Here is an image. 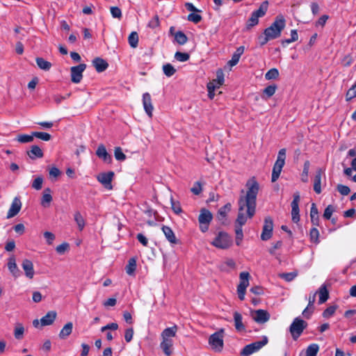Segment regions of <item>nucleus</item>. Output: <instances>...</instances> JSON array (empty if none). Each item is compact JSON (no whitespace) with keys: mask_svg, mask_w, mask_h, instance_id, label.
I'll return each mask as SVG.
<instances>
[{"mask_svg":"<svg viewBox=\"0 0 356 356\" xmlns=\"http://www.w3.org/2000/svg\"><path fill=\"white\" fill-rule=\"evenodd\" d=\"M247 192L245 194L241 191L238 199V213L237 222L240 225H245L248 218H252L255 213L256 199L259 191V184L254 179H249L246 183Z\"/></svg>","mask_w":356,"mask_h":356,"instance_id":"f257e3e1","label":"nucleus"},{"mask_svg":"<svg viewBox=\"0 0 356 356\" xmlns=\"http://www.w3.org/2000/svg\"><path fill=\"white\" fill-rule=\"evenodd\" d=\"M286 26V21L282 15L276 17L274 22L268 28H266L264 33L267 35L271 40L278 38L281 35L282 30Z\"/></svg>","mask_w":356,"mask_h":356,"instance_id":"f03ea898","label":"nucleus"},{"mask_svg":"<svg viewBox=\"0 0 356 356\" xmlns=\"http://www.w3.org/2000/svg\"><path fill=\"white\" fill-rule=\"evenodd\" d=\"M286 152V149L282 148L278 152L277 158L274 164V166L273 168V172H272L271 180L273 182H275V181H277V179L279 178V177L280 175L282 168L285 163Z\"/></svg>","mask_w":356,"mask_h":356,"instance_id":"7ed1b4c3","label":"nucleus"},{"mask_svg":"<svg viewBox=\"0 0 356 356\" xmlns=\"http://www.w3.org/2000/svg\"><path fill=\"white\" fill-rule=\"evenodd\" d=\"M224 332L225 330L221 328L219 331L211 334L209 338V344L212 350L216 352H221L223 348Z\"/></svg>","mask_w":356,"mask_h":356,"instance_id":"20e7f679","label":"nucleus"},{"mask_svg":"<svg viewBox=\"0 0 356 356\" xmlns=\"http://www.w3.org/2000/svg\"><path fill=\"white\" fill-rule=\"evenodd\" d=\"M232 241L231 237L224 232H220L218 233L211 244L219 249H227L232 245Z\"/></svg>","mask_w":356,"mask_h":356,"instance_id":"39448f33","label":"nucleus"},{"mask_svg":"<svg viewBox=\"0 0 356 356\" xmlns=\"http://www.w3.org/2000/svg\"><path fill=\"white\" fill-rule=\"evenodd\" d=\"M268 339L267 337H263L261 341L253 342L245 346L241 352V356H249L259 350L262 347L268 343Z\"/></svg>","mask_w":356,"mask_h":356,"instance_id":"423d86ee","label":"nucleus"},{"mask_svg":"<svg viewBox=\"0 0 356 356\" xmlns=\"http://www.w3.org/2000/svg\"><path fill=\"white\" fill-rule=\"evenodd\" d=\"M268 10V1L263 2L259 6V9L254 11L248 19L247 26L248 28L252 27L257 25L259 22V18L265 15Z\"/></svg>","mask_w":356,"mask_h":356,"instance_id":"0eeeda50","label":"nucleus"},{"mask_svg":"<svg viewBox=\"0 0 356 356\" xmlns=\"http://www.w3.org/2000/svg\"><path fill=\"white\" fill-rule=\"evenodd\" d=\"M307 325V323L305 321L300 318H296L289 328L293 339L296 340L306 328Z\"/></svg>","mask_w":356,"mask_h":356,"instance_id":"6e6552de","label":"nucleus"},{"mask_svg":"<svg viewBox=\"0 0 356 356\" xmlns=\"http://www.w3.org/2000/svg\"><path fill=\"white\" fill-rule=\"evenodd\" d=\"M213 219L212 213L206 209H202L198 217L200 229L202 232H206L209 229V226Z\"/></svg>","mask_w":356,"mask_h":356,"instance_id":"1a4fd4ad","label":"nucleus"},{"mask_svg":"<svg viewBox=\"0 0 356 356\" xmlns=\"http://www.w3.org/2000/svg\"><path fill=\"white\" fill-rule=\"evenodd\" d=\"M249 277L250 274L248 272H242L240 273V282L237 286V293L241 300L245 299L246 289L249 285Z\"/></svg>","mask_w":356,"mask_h":356,"instance_id":"9d476101","label":"nucleus"},{"mask_svg":"<svg viewBox=\"0 0 356 356\" xmlns=\"http://www.w3.org/2000/svg\"><path fill=\"white\" fill-rule=\"evenodd\" d=\"M86 68V64H79L70 68L71 81L74 83L81 82L83 78V72Z\"/></svg>","mask_w":356,"mask_h":356,"instance_id":"9b49d317","label":"nucleus"},{"mask_svg":"<svg viewBox=\"0 0 356 356\" xmlns=\"http://www.w3.org/2000/svg\"><path fill=\"white\" fill-rule=\"evenodd\" d=\"M273 221L270 217H266L264 220V225L263 226L261 238L262 241L269 240L273 234Z\"/></svg>","mask_w":356,"mask_h":356,"instance_id":"f8f14e48","label":"nucleus"},{"mask_svg":"<svg viewBox=\"0 0 356 356\" xmlns=\"http://www.w3.org/2000/svg\"><path fill=\"white\" fill-rule=\"evenodd\" d=\"M252 319L258 323H264L270 318L268 312L264 309H257L251 312Z\"/></svg>","mask_w":356,"mask_h":356,"instance_id":"ddd939ff","label":"nucleus"},{"mask_svg":"<svg viewBox=\"0 0 356 356\" xmlns=\"http://www.w3.org/2000/svg\"><path fill=\"white\" fill-rule=\"evenodd\" d=\"M299 202L300 195L298 193L293 195V200L291 202V216L294 222H298L300 220L299 216Z\"/></svg>","mask_w":356,"mask_h":356,"instance_id":"4468645a","label":"nucleus"},{"mask_svg":"<svg viewBox=\"0 0 356 356\" xmlns=\"http://www.w3.org/2000/svg\"><path fill=\"white\" fill-rule=\"evenodd\" d=\"M143 105L147 115L152 118L153 115L154 106L152 104V97L149 92H145L143 95Z\"/></svg>","mask_w":356,"mask_h":356,"instance_id":"2eb2a0df","label":"nucleus"},{"mask_svg":"<svg viewBox=\"0 0 356 356\" xmlns=\"http://www.w3.org/2000/svg\"><path fill=\"white\" fill-rule=\"evenodd\" d=\"M22 208V202L20 198L18 197H15L10 207V209L7 213V218H11L15 216L20 211Z\"/></svg>","mask_w":356,"mask_h":356,"instance_id":"dca6fc26","label":"nucleus"},{"mask_svg":"<svg viewBox=\"0 0 356 356\" xmlns=\"http://www.w3.org/2000/svg\"><path fill=\"white\" fill-rule=\"evenodd\" d=\"M114 173L113 172H108L106 173H101L97 177V180L104 185L106 188L111 189L112 185L111 181L113 177Z\"/></svg>","mask_w":356,"mask_h":356,"instance_id":"f3484780","label":"nucleus"},{"mask_svg":"<svg viewBox=\"0 0 356 356\" xmlns=\"http://www.w3.org/2000/svg\"><path fill=\"white\" fill-rule=\"evenodd\" d=\"M22 268L24 271V274L26 277L30 280L33 279L35 275L33 264V262L28 259H25L22 262Z\"/></svg>","mask_w":356,"mask_h":356,"instance_id":"a211bd4d","label":"nucleus"},{"mask_svg":"<svg viewBox=\"0 0 356 356\" xmlns=\"http://www.w3.org/2000/svg\"><path fill=\"white\" fill-rule=\"evenodd\" d=\"M7 266L10 273L13 275V276L15 277H18L20 276L21 272L17 266L15 256H11L9 257L8 259Z\"/></svg>","mask_w":356,"mask_h":356,"instance_id":"6ab92c4d","label":"nucleus"},{"mask_svg":"<svg viewBox=\"0 0 356 356\" xmlns=\"http://www.w3.org/2000/svg\"><path fill=\"white\" fill-rule=\"evenodd\" d=\"M97 156L102 159L105 163H111L112 157L106 151L105 146L102 144L99 145L96 151Z\"/></svg>","mask_w":356,"mask_h":356,"instance_id":"aec40b11","label":"nucleus"},{"mask_svg":"<svg viewBox=\"0 0 356 356\" xmlns=\"http://www.w3.org/2000/svg\"><path fill=\"white\" fill-rule=\"evenodd\" d=\"M172 339L162 338V341L160 344V347L165 355L170 356L172 354Z\"/></svg>","mask_w":356,"mask_h":356,"instance_id":"412c9836","label":"nucleus"},{"mask_svg":"<svg viewBox=\"0 0 356 356\" xmlns=\"http://www.w3.org/2000/svg\"><path fill=\"white\" fill-rule=\"evenodd\" d=\"M56 312L50 311L40 319L41 327L51 325L56 318Z\"/></svg>","mask_w":356,"mask_h":356,"instance_id":"4be33fe9","label":"nucleus"},{"mask_svg":"<svg viewBox=\"0 0 356 356\" xmlns=\"http://www.w3.org/2000/svg\"><path fill=\"white\" fill-rule=\"evenodd\" d=\"M323 174V171L321 169L317 170L314 179V190L317 194L321 193V177Z\"/></svg>","mask_w":356,"mask_h":356,"instance_id":"5701e85b","label":"nucleus"},{"mask_svg":"<svg viewBox=\"0 0 356 356\" xmlns=\"http://www.w3.org/2000/svg\"><path fill=\"white\" fill-rule=\"evenodd\" d=\"M234 327L238 332H242L245 330V327L243 323V316L239 312H234Z\"/></svg>","mask_w":356,"mask_h":356,"instance_id":"b1692460","label":"nucleus"},{"mask_svg":"<svg viewBox=\"0 0 356 356\" xmlns=\"http://www.w3.org/2000/svg\"><path fill=\"white\" fill-rule=\"evenodd\" d=\"M92 64L98 72L105 71L108 66L107 62L101 58H95L92 61Z\"/></svg>","mask_w":356,"mask_h":356,"instance_id":"393cba45","label":"nucleus"},{"mask_svg":"<svg viewBox=\"0 0 356 356\" xmlns=\"http://www.w3.org/2000/svg\"><path fill=\"white\" fill-rule=\"evenodd\" d=\"M162 231L167 238V240L173 244H175L177 243V238L175 235V233L172 230V229L168 226H163Z\"/></svg>","mask_w":356,"mask_h":356,"instance_id":"a878e982","label":"nucleus"},{"mask_svg":"<svg viewBox=\"0 0 356 356\" xmlns=\"http://www.w3.org/2000/svg\"><path fill=\"white\" fill-rule=\"evenodd\" d=\"M51 189L49 188H47L43 191V195L42 197L41 204L44 207H48L52 201V196L51 195Z\"/></svg>","mask_w":356,"mask_h":356,"instance_id":"bb28decb","label":"nucleus"},{"mask_svg":"<svg viewBox=\"0 0 356 356\" xmlns=\"http://www.w3.org/2000/svg\"><path fill=\"white\" fill-rule=\"evenodd\" d=\"M243 52L244 47L241 46L237 48L236 51L232 55V59L229 61V65L232 67L236 65L238 63L240 57L243 54Z\"/></svg>","mask_w":356,"mask_h":356,"instance_id":"cd10ccee","label":"nucleus"},{"mask_svg":"<svg viewBox=\"0 0 356 356\" xmlns=\"http://www.w3.org/2000/svg\"><path fill=\"white\" fill-rule=\"evenodd\" d=\"M73 329V324L72 322H69L66 323L63 327L61 329L60 333H59V337L62 339H66L67 337H69Z\"/></svg>","mask_w":356,"mask_h":356,"instance_id":"c85d7f7f","label":"nucleus"},{"mask_svg":"<svg viewBox=\"0 0 356 356\" xmlns=\"http://www.w3.org/2000/svg\"><path fill=\"white\" fill-rule=\"evenodd\" d=\"M318 350V345L312 343L307 347L305 353H301L299 356H316Z\"/></svg>","mask_w":356,"mask_h":356,"instance_id":"c756f323","label":"nucleus"},{"mask_svg":"<svg viewBox=\"0 0 356 356\" xmlns=\"http://www.w3.org/2000/svg\"><path fill=\"white\" fill-rule=\"evenodd\" d=\"M316 293H318V295H319V300H318L319 304L324 303L325 301H327V300L329 298V293H328V291H327L325 285H322L319 288L318 291H316Z\"/></svg>","mask_w":356,"mask_h":356,"instance_id":"7c9ffc66","label":"nucleus"},{"mask_svg":"<svg viewBox=\"0 0 356 356\" xmlns=\"http://www.w3.org/2000/svg\"><path fill=\"white\" fill-rule=\"evenodd\" d=\"M177 332V326L174 325L170 327L165 328L161 333V338L172 339L176 336Z\"/></svg>","mask_w":356,"mask_h":356,"instance_id":"2f4dec72","label":"nucleus"},{"mask_svg":"<svg viewBox=\"0 0 356 356\" xmlns=\"http://www.w3.org/2000/svg\"><path fill=\"white\" fill-rule=\"evenodd\" d=\"M231 210V204L227 203L222 207H221L218 212V220L224 223L227 213Z\"/></svg>","mask_w":356,"mask_h":356,"instance_id":"473e14b6","label":"nucleus"},{"mask_svg":"<svg viewBox=\"0 0 356 356\" xmlns=\"http://www.w3.org/2000/svg\"><path fill=\"white\" fill-rule=\"evenodd\" d=\"M310 217L311 220L313 225H318V209L314 203L312 204L311 210H310Z\"/></svg>","mask_w":356,"mask_h":356,"instance_id":"72a5a7b5","label":"nucleus"},{"mask_svg":"<svg viewBox=\"0 0 356 356\" xmlns=\"http://www.w3.org/2000/svg\"><path fill=\"white\" fill-rule=\"evenodd\" d=\"M243 225H240L237 220H236V225H235V233H236V243L237 245H239L242 241L243 234L242 226Z\"/></svg>","mask_w":356,"mask_h":356,"instance_id":"f704fd0d","label":"nucleus"},{"mask_svg":"<svg viewBox=\"0 0 356 356\" xmlns=\"http://www.w3.org/2000/svg\"><path fill=\"white\" fill-rule=\"evenodd\" d=\"M28 154L32 159L35 158H42L43 156V152L42 149L37 145L32 146L30 152H28Z\"/></svg>","mask_w":356,"mask_h":356,"instance_id":"c9c22d12","label":"nucleus"},{"mask_svg":"<svg viewBox=\"0 0 356 356\" xmlns=\"http://www.w3.org/2000/svg\"><path fill=\"white\" fill-rule=\"evenodd\" d=\"M136 269V260L135 258H131L128 261V264L126 266L125 270L126 273L129 275H134L135 270Z\"/></svg>","mask_w":356,"mask_h":356,"instance_id":"e433bc0d","label":"nucleus"},{"mask_svg":"<svg viewBox=\"0 0 356 356\" xmlns=\"http://www.w3.org/2000/svg\"><path fill=\"white\" fill-rule=\"evenodd\" d=\"M38 66L43 70L48 71L51 67V63L42 58L38 57L35 59Z\"/></svg>","mask_w":356,"mask_h":356,"instance_id":"4c0bfd02","label":"nucleus"},{"mask_svg":"<svg viewBox=\"0 0 356 356\" xmlns=\"http://www.w3.org/2000/svg\"><path fill=\"white\" fill-rule=\"evenodd\" d=\"M74 218L78 226L79 229L80 231H82L85 227L86 222L81 213L79 211L75 212V213L74 214Z\"/></svg>","mask_w":356,"mask_h":356,"instance_id":"58836bf2","label":"nucleus"},{"mask_svg":"<svg viewBox=\"0 0 356 356\" xmlns=\"http://www.w3.org/2000/svg\"><path fill=\"white\" fill-rule=\"evenodd\" d=\"M24 327L22 323H16L14 329V336L16 339L21 340L24 337Z\"/></svg>","mask_w":356,"mask_h":356,"instance_id":"ea45409f","label":"nucleus"},{"mask_svg":"<svg viewBox=\"0 0 356 356\" xmlns=\"http://www.w3.org/2000/svg\"><path fill=\"white\" fill-rule=\"evenodd\" d=\"M128 42L131 47L135 49L138 44V35L137 32L133 31L128 37Z\"/></svg>","mask_w":356,"mask_h":356,"instance_id":"a19ab883","label":"nucleus"},{"mask_svg":"<svg viewBox=\"0 0 356 356\" xmlns=\"http://www.w3.org/2000/svg\"><path fill=\"white\" fill-rule=\"evenodd\" d=\"M220 269L223 271H227L230 268H234L235 262L232 259H227L220 265Z\"/></svg>","mask_w":356,"mask_h":356,"instance_id":"79ce46f5","label":"nucleus"},{"mask_svg":"<svg viewBox=\"0 0 356 356\" xmlns=\"http://www.w3.org/2000/svg\"><path fill=\"white\" fill-rule=\"evenodd\" d=\"M163 71L165 76L170 77L176 72L175 68L170 63L163 65Z\"/></svg>","mask_w":356,"mask_h":356,"instance_id":"37998d69","label":"nucleus"},{"mask_svg":"<svg viewBox=\"0 0 356 356\" xmlns=\"http://www.w3.org/2000/svg\"><path fill=\"white\" fill-rule=\"evenodd\" d=\"M33 132L32 133V135H26V134H22V135H19L16 140L21 143H30V142H32L33 140Z\"/></svg>","mask_w":356,"mask_h":356,"instance_id":"c03bdc74","label":"nucleus"},{"mask_svg":"<svg viewBox=\"0 0 356 356\" xmlns=\"http://www.w3.org/2000/svg\"><path fill=\"white\" fill-rule=\"evenodd\" d=\"M298 35L296 30H292L291 32V38L286 39L282 41V44L284 47L293 42L298 40Z\"/></svg>","mask_w":356,"mask_h":356,"instance_id":"a18cd8bd","label":"nucleus"},{"mask_svg":"<svg viewBox=\"0 0 356 356\" xmlns=\"http://www.w3.org/2000/svg\"><path fill=\"white\" fill-rule=\"evenodd\" d=\"M310 163L309 161H306L304 163L303 171L301 175V179L303 182L308 181V174L309 170Z\"/></svg>","mask_w":356,"mask_h":356,"instance_id":"49530a36","label":"nucleus"},{"mask_svg":"<svg viewBox=\"0 0 356 356\" xmlns=\"http://www.w3.org/2000/svg\"><path fill=\"white\" fill-rule=\"evenodd\" d=\"M279 76V71L276 68H272L268 70L265 74V79L266 80L275 79Z\"/></svg>","mask_w":356,"mask_h":356,"instance_id":"de8ad7c7","label":"nucleus"},{"mask_svg":"<svg viewBox=\"0 0 356 356\" xmlns=\"http://www.w3.org/2000/svg\"><path fill=\"white\" fill-rule=\"evenodd\" d=\"M175 39L179 44H184L188 40L186 35L181 31H178L176 33Z\"/></svg>","mask_w":356,"mask_h":356,"instance_id":"09e8293b","label":"nucleus"},{"mask_svg":"<svg viewBox=\"0 0 356 356\" xmlns=\"http://www.w3.org/2000/svg\"><path fill=\"white\" fill-rule=\"evenodd\" d=\"M175 58L178 61L185 62L189 59L190 56L187 53H182V52L177 51L175 54Z\"/></svg>","mask_w":356,"mask_h":356,"instance_id":"8fccbe9b","label":"nucleus"},{"mask_svg":"<svg viewBox=\"0 0 356 356\" xmlns=\"http://www.w3.org/2000/svg\"><path fill=\"white\" fill-rule=\"evenodd\" d=\"M356 97V83L348 90L346 99V101H350L352 99Z\"/></svg>","mask_w":356,"mask_h":356,"instance_id":"3c124183","label":"nucleus"},{"mask_svg":"<svg viewBox=\"0 0 356 356\" xmlns=\"http://www.w3.org/2000/svg\"><path fill=\"white\" fill-rule=\"evenodd\" d=\"M337 309V305H333L327 307L323 312V316L324 318H330L331 317L334 312H336Z\"/></svg>","mask_w":356,"mask_h":356,"instance_id":"603ef678","label":"nucleus"},{"mask_svg":"<svg viewBox=\"0 0 356 356\" xmlns=\"http://www.w3.org/2000/svg\"><path fill=\"white\" fill-rule=\"evenodd\" d=\"M309 235H310L311 241L312 242H314L315 243H319V240H318L319 232H318V230L316 228H312L310 230Z\"/></svg>","mask_w":356,"mask_h":356,"instance_id":"864d4df0","label":"nucleus"},{"mask_svg":"<svg viewBox=\"0 0 356 356\" xmlns=\"http://www.w3.org/2000/svg\"><path fill=\"white\" fill-rule=\"evenodd\" d=\"M114 154L116 160L118 161H122L126 159L125 154L122 152V149L119 147L115 148Z\"/></svg>","mask_w":356,"mask_h":356,"instance_id":"5fc2aeb1","label":"nucleus"},{"mask_svg":"<svg viewBox=\"0 0 356 356\" xmlns=\"http://www.w3.org/2000/svg\"><path fill=\"white\" fill-rule=\"evenodd\" d=\"M49 177L50 179H57L60 175H61V172L60 170L56 168V167H51L50 169H49Z\"/></svg>","mask_w":356,"mask_h":356,"instance_id":"6e6d98bb","label":"nucleus"},{"mask_svg":"<svg viewBox=\"0 0 356 356\" xmlns=\"http://www.w3.org/2000/svg\"><path fill=\"white\" fill-rule=\"evenodd\" d=\"M33 136L44 141H49L51 139V136L45 132H33Z\"/></svg>","mask_w":356,"mask_h":356,"instance_id":"4d7b16f0","label":"nucleus"},{"mask_svg":"<svg viewBox=\"0 0 356 356\" xmlns=\"http://www.w3.org/2000/svg\"><path fill=\"white\" fill-rule=\"evenodd\" d=\"M202 191V184L200 181H196L193 186L191 188V191L195 195H200Z\"/></svg>","mask_w":356,"mask_h":356,"instance_id":"13d9d810","label":"nucleus"},{"mask_svg":"<svg viewBox=\"0 0 356 356\" xmlns=\"http://www.w3.org/2000/svg\"><path fill=\"white\" fill-rule=\"evenodd\" d=\"M43 179L42 177H38L35 178L32 184V187L35 190H40L42 186Z\"/></svg>","mask_w":356,"mask_h":356,"instance_id":"bf43d9fd","label":"nucleus"},{"mask_svg":"<svg viewBox=\"0 0 356 356\" xmlns=\"http://www.w3.org/2000/svg\"><path fill=\"white\" fill-rule=\"evenodd\" d=\"M216 88V86L214 84V82H209L207 85L208 89V95L210 99H213L214 97V90Z\"/></svg>","mask_w":356,"mask_h":356,"instance_id":"052dcab7","label":"nucleus"},{"mask_svg":"<svg viewBox=\"0 0 356 356\" xmlns=\"http://www.w3.org/2000/svg\"><path fill=\"white\" fill-rule=\"evenodd\" d=\"M276 86L275 85H271V86H268V87H266L264 90V94H266L268 97L273 96L275 91H276Z\"/></svg>","mask_w":356,"mask_h":356,"instance_id":"680f3d73","label":"nucleus"},{"mask_svg":"<svg viewBox=\"0 0 356 356\" xmlns=\"http://www.w3.org/2000/svg\"><path fill=\"white\" fill-rule=\"evenodd\" d=\"M337 191H339V193H340L342 195H347L350 193V190L348 186H345V185H342V184H339L337 186Z\"/></svg>","mask_w":356,"mask_h":356,"instance_id":"e2e57ef3","label":"nucleus"},{"mask_svg":"<svg viewBox=\"0 0 356 356\" xmlns=\"http://www.w3.org/2000/svg\"><path fill=\"white\" fill-rule=\"evenodd\" d=\"M334 211V207L332 205H328L324 211L323 217L327 220L330 219Z\"/></svg>","mask_w":356,"mask_h":356,"instance_id":"0e129e2a","label":"nucleus"},{"mask_svg":"<svg viewBox=\"0 0 356 356\" xmlns=\"http://www.w3.org/2000/svg\"><path fill=\"white\" fill-rule=\"evenodd\" d=\"M280 277L285 280L286 282H291L292 281L296 276V273H282L280 274Z\"/></svg>","mask_w":356,"mask_h":356,"instance_id":"69168bd1","label":"nucleus"},{"mask_svg":"<svg viewBox=\"0 0 356 356\" xmlns=\"http://www.w3.org/2000/svg\"><path fill=\"white\" fill-rule=\"evenodd\" d=\"M159 26V19L157 15L153 17L149 22L148 26L151 29H155Z\"/></svg>","mask_w":356,"mask_h":356,"instance_id":"338daca9","label":"nucleus"},{"mask_svg":"<svg viewBox=\"0 0 356 356\" xmlns=\"http://www.w3.org/2000/svg\"><path fill=\"white\" fill-rule=\"evenodd\" d=\"M111 13L114 18L120 19L122 17L121 10L118 7H111Z\"/></svg>","mask_w":356,"mask_h":356,"instance_id":"774afa93","label":"nucleus"}]
</instances>
